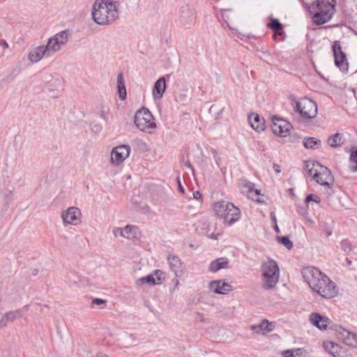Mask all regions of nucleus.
I'll list each match as a JSON object with an SVG mask.
<instances>
[{"instance_id": "f257e3e1", "label": "nucleus", "mask_w": 357, "mask_h": 357, "mask_svg": "<svg viewBox=\"0 0 357 357\" xmlns=\"http://www.w3.org/2000/svg\"><path fill=\"white\" fill-rule=\"evenodd\" d=\"M302 275L310 288L322 297L331 298L337 295V289L335 283L318 268L313 266L306 267L303 270Z\"/></svg>"}, {"instance_id": "f03ea898", "label": "nucleus", "mask_w": 357, "mask_h": 357, "mask_svg": "<svg viewBox=\"0 0 357 357\" xmlns=\"http://www.w3.org/2000/svg\"><path fill=\"white\" fill-rule=\"evenodd\" d=\"M118 3L112 0H96L93 6L92 17L98 24L106 25L119 17Z\"/></svg>"}, {"instance_id": "7ed1b4c3", "label": "nucleus", "mask_w": 357, "mask_h": 357, "mask_svg": "<svg viewBox=\"0 0 357 357\" xmlns=\"http://www.w3.org/2000/svg\"><path fill=\"white\" fill-rule=\"evenodd\" d=\"M335 0H316L310 6V11L314 13L313 21L316 24L328 22L335 13Z\"/></svg>"}, {"instance_id": "20e7f679", "label": "nucleus", "mask_w": 357, "mask_h": 357, "mask_svg": "<svg viewBox=\"0 0 357 357\" xmlns=\"http://www.w3.org/2000/svg\"><path fill=\"white\" fill-rule=\"evenodd\" d=\"M305 166L309 176L317 183L329 188L332 187L334 179L329 169L314 161H307Z\"/></svg>"}, {"instance_id": "39448f33", "label": "nucleus", "mask_w": 357, "mask_h": 357, "mask_svg": "<svg viewBox=\"0 0 357 357\" xmlns=\"http://www.w3.org/2000/svg\"><path fill=\"white\" fill-rule=\"evenodd\" d=\"M216 215L223 220L228 226H231L240 218L241 212L238 208L232 203L226 201L217 202L213 204Z\"/></svg>"}, {"instance_id": "423d86ee", "label": "nucleus", "mask_w": 357, "mask_h": 357, "mask_svg": "<svg viewBox=\"0 0 357 357\" xmlns=\"http://www.w3.org/2000/svg\"><path fill=\"white\" fill-rule=\"evenodd\" d=\"M263 287L266 289H273L280 278L279 266L273 259H268L261 266Z\"/></svg>"}, {"instance_id": "0eeeda50", "label": "nucleus", "mask_w": 357, "mask_h": 357, "mask_svg": "<svg viewBox=\"0 0 357 357\" xmlns=\"http://www.w3.org/2000/svg\"><path fill=\"white\" fill-rule=\"evenodd\" d=\"M294 102V109L300 116L306 119H313L317 114V105L316 102L308 98H303L297 100L293 98Z\"/></svg>"}, {"instance_id": "6e6552de", "label": "nucleus", "mask_w": 357, "mask_h": 357, "mask_svg": "<svg viewBox=\"0 0 357 357\" xmlns=\"http://www.w3.org/2000/svg\"><path fill=\"white\" fill-rule=\"evenodd\" d=\"M135 126L140 130L148 132L156 128L153 116L148 108L142 107L135 112Z\"/></svg>"}, {"instance_id": "1a4fd4ad", "label": "nucleus", "mask_w": 357, "mask_h": 357, "mask_svg": "<svg viewBox=\"0 0 357 357\" xmlns=\"http://www.w3.org/2000/svg\"><path fill=\"white\" fill-rule=\"evenodd\" d=\"M68 41V34L66 31H62L50 38L45 46L47 56H52L59 52Z\"/></svg>"}, {"instance_id": "9d476101", "label": "nucleus", "mask_w": 357, "mask_h": 357, "mask_svg": "<svg viewBox=\"0 0 357 357\" xmlns=\"http://www.w3.org/2000/svg\"><path fill=\"white\" fill-rule=\"evenodd\" d=\"M61 218L64 227H77L82 223V213L76 206H70L61 212Z\"/></svg>"}, {"instance_id": "9b49d317", "label": "nucleus", "mask_w": 357, "mask_h": 357, "mask_svg": "<svg viewBox=\"0 0 357 357\" xmlns=\"http://www.w3.org/2000/svg\"><path fill=\"white\" fill-rule=\"evenodd\" d=\"M130 153V148L127 145L113 148L110 153V163L113 166H119L129 156Z\"/></svg>"}, {"instance_id": "f8f14e48", "label": "nucleus", "mask_w": 357, "mask_h": 357, "mask_svg": "<svg viewBox=\"0 0 357 357\" xmlns=\"http://www.w3.org/2000/svg\"><path fill=\"white\" fill-rule=\"evenodd\" d=\"M333 52L335 58V64L341 70H347L349 64L345 53L342 50L340 43L335 40L333 44Z\"/></svg>"}, {"instance_id": "ddd939ff", "label": "nucleus", "mask_w": 357, "mask_h": 357, "mask_svg": "<svg viewBox=\"0 0 357 357\" xmlns=\"http://www.w3.org/2000/svg\"><path fill=\"white\" fill-rule=\"evenodd\" d=\"M271 130L279 136L284 137L291 130L292 126L287 121L275 117L271 124Z\"/></svg>"}, {"instance_id": "4468645a", "label": "nucleus", "mask_w": 357, "mask_h": 357, "mask_svg": "<svg viewBox=\"0 0 357 357\" xmlns=\"http://www.w3.org/2000/svg\"><path fill=\"white\" fill-rule=\"evenodd\" d=\"M112 233L113 236L117 239L131 240L134 238L133 227L130 225L123 227H114L112 229Z\"/></svg>"}, {"instance_id": "2eb2a0df", "label": "nucleus", "mask_w": 357, "mask_h": 357, "mask_svg": "<svg viewBox=\"0 0 357 357\" xmlns=\"http://www.w3.org/2000/svg\"><path fill=\"white\" fill-rule=\"evenodd\" d=\"M310 321L313 326L322 331L326 330L331 322L327 317L316 312L310 314Z\"/></svg>"}, {"instance_id": "dca6fc26", "label": "nucleus", "mask_w": 357, "mask_h": 357, "mask_svg": "<svg viewBox=\"0 0 357 357\" xmlns=\"http://www.w3.org/2000/svg\"><path fill=\"white\" fill-rule=\"evenodd\" d=\"M45 56L50 57V56H47V52L43 45L33 47L28 54V59L32 63L38 62Z\"/></svg>"}, {"instance_id": "f3484780", "label": "nucleus", "mask_w": 357, "mask_h": 357, "mask_svg": "<svg viewBox=\"0 0 357 357\" xmlns=\"http://www.w3.org/2000/svg\"><path fill=\"white\" fill-rule=\"evenodd\" d=\"M344 342L353 347H357V333H351L340 326L337 330Z\"/></svg>"}, {"instance_id": "a211bd4d", "label": "nucleus", "mask_w": 357, "mask_h": 357, "mask_svg": "<svg viewBox=\"0 0 357 357\" xmlns=\"http://www.w3.org/2000/svg\"><path fill=\"white\" fill-rule=\"evenodd\" d=\"M180 15L184 25L187 27H190L195 22V12L188 5H185L181 8Z\"/></svg>"}, {"instance_id": "6ab92c4d", "label": "nucleus", "mask_w": 357, "mask_h": 357, "mask_svg": "<svg viewBox=\"0 0 357 357\" xmlns=\"http://www.w3.org/2000/svg\"><path fill=\"white\" fill-rule=\"evenodd\" d=\"M22 314L20 310H13L6 312L0 318V329L6 328L11 322L21 318Z\"/></svg>"}, {"instance_id": "aec40b11", "label": "nucleus", "mask_w": 357, "mask_h": 357, "mask_svg": "<svg viewBox=\"0 0 357 357\" xmlns=\"http://www.w3.org/2000/svg\"><path fill=\"white\" fill-rule=\"evenodd\" d=\"M167 261L170 270L174 273L176 278L180 277L183 274V264L181 259L175 255H169Z\"/></svg>"}, {"instance_id": "412c9836", "label": "nucleus", "mask_w": 357, "mask_h": 357, "mask_svg": "<svg viewBox=\"0 0 357 357\" xmlns=\"http://www.w3.org/2000/svg\"><path fill=\"white\" fill-rule=\"evenodd\" d=\"M209 287L211 291L218 294H226L231 290V287L222 280H214L210 282Z\"/></svg>"}, {"instance_id": "4be33fe9", "label": "nucleus", "mask_w": 357, "mask_h": 357, "mask_svg": "<svg viewBox=\"0 0 357 357\" xmlns=\"http://www.w3.org/2000/svg\"><path fill=\"white\" fill-rule=\"evenodd\" d=\"M275 328V324L273 322H269L267 319H263L259 324L252 325L251 329L255 331L257 333H261L266 335V333L273 331Z\"/></svg>"}, {"instance_id": "5701e85b", "label": "nucleus", "mask_w": 357, "mask_h": 357, "mask_svg": "<svg viewBox=\"0 0 357 357\" xmlns=\"http://www.w3.org/2000/svg\"><path fill=\"white\" fill-rule=\"evenodd\" d=\"M251 127L257 132L263 131L265 128V121L258 114H252L248 117Z\"/></svg>"}, {"instance_id": "b1692460", "label": "nucleus", "mask_w": 357, "mask_h": 357, "mask_svg": "<svg viewBox=\"0 0 357 357\" xmlns=\"http://www.w3.org/2000/svg\"><path fill=\"white\" fill-rule=\"evenodd\" d=\"M323 345L325 351L333 357H338L341 355L342 349L338 344L331 341H326Z\"/></svg>"}, {"instance_id": "393cba45", "label": "nucleus", "mask_w": 357, "mask_h": 357, "mask_svg": "<svg viewBox=\"0 0 357 357\" xmlns=\"http://www.w3.org/2000/svg\"><path fill=\"white\" fill-rule=\"evenodd\" d=\"M166 90V81L165 77L159 78L154 84L153 95L155 98H161Z\"/></svg>"}, {"instance_id": "a878e982", "label": "nucleus", "mask_w": 357, "mask_h": 357, "mask_svg": "<svg viewBox=\"0 0 357 357\" xmlns=\"http://www.w3.org/2000/svg\"><path fill=\"white\" fill-rule=\"evenodd\" d=\"M117 91L120 100H124L126 98V89L125 85V80L122 73H119L116 79Z\"/></svg>"}, {"instance_id": "bb28decb", "label": "nucleus", "mask_w": 357, "mask_h": 357, "mask_svg": "<svg viewBox=\"0 0 357 357\" xmlns=\"http://www.w3.org/2000/svg\"><path fill=\"white\" fill-rule=\"evenodd\" d=\"M344 144V139L342 137V135L337 132L333 135H331L328 139V144L333 147L337 148L342 146Z\"/></svg>"}, {"instance_id": "cd10ccee", "label": "nucleus", "mask_w": 357, "mask_h": 357, "mask_svg": "<svg viewBox=\"0 0 357 357\" xmlns=\"http://www.w3.org/2000/svg\"><path fill=\"white\" fill-rule=\"evenodd\" d=\"M321 141L315 137H306L303 139V146L308 149H314L320 146Z\"/></svg>"}, {"instance_id": "c85d7f7f", "label": "nucleus", "mask_w": 357, "mask_h": 357, "mask_svg": "<svg viewBox=\"0 0 357 357\" xmlns=\"http://www.w3.org/2000/svg\"><path fill=\"white\" fill-rule=\"evenodd\" d=\"M306 354V351L303 348H298L296 349H287L282 352V357H296L305 356Z\"/></svg>"}, {"instance_id": "c756f323", "label": "nucleus", "mask_w": 357, "mask_h": 357, "mask_svg": "<svg viewBox=\"0 0 357 357\" xmlns=\"http://www.w3.org/2000/svg\"><path fill=\"white\" fill-rule=\"evenodd\" d=\"M50 86L55 87V89L52 90V95L56 96L59 92L63 89V81L61 79H55L52 80Z\"/></svg>"}, {"instance_id": "7c9ffc66", "label": "nucleus", "mask_w": 357, "mask_h": 357, "mask_svg": "<svg viewBox=\"0 0 357 357\" xmlns=\"http://www.w3.org/2000/svg\"><path fill=\"white\" fill-rule=\"evenodd\" d=\"M349 162L350 170L353 172H357V149L351 153Z\"/></svg>"}, {"instance_id": "2f4dec72", "label": "nucleus", "mask_w": 357, "mask_h": 357, "mask_svg": "<svg viewBox=\"0 0 357 357\" xmlns=\"http://www.w3.org/2000/svg\"><path fill=\"white\" fill-rule=\"evenodd\" d=\"M247 187L248 188V192L250 194L252 199L256 202H260L261 201L259 198L256 197L260 195V190L257 189L254 190V184L252 183H248Z\"/></svg>"}, {"instance_id": "473e14b6", "label": "nucleus", "mask_w": 357, "mask_h": 357, "mask_svg": "<svg viewBox=\"0 0 357 357\" xmlns=\"http://www.w3.org/2000/svg\"><path fill=\"white\" fill-rule=\"evenodd\" d=\"M75 355L77 356H84L88 355V347L84 344H77L76 348H75Z\"/></svg>"}, {"instance_id": "72a5a7b5", "label": "nucleus", "mask_w": 357, "mask_h": 357, "mask_svg": "<svg viewBox=\"0 0 357 357\" xmlns=\"http://www.w3.org/2000/svg\"><path fill=\"white\" fill-rule=\"evenodd\" d=\"M137 284H143L144 283H148L149 284L151 285L157 284L155 279L151 275L140 278L139 280H137Z\"/></svg>"}, {"instance_id": "f704fd0d", "label": "nucleus", "mask_w": 357, "mask_h": 357, "mask_svg": "<svg viewBox=\"0 0 357 357\" xmlns=\"http://www.w3.org/2000/svg\"><path fill=\"white\" fill-rule=\"evenodd\" d=\"M269 27L273 31H278L282 29V24L278 19H272L269 24Z\"/></svg>"}, {"instance_id": "c9c22d12", "label": "nucleus", "mask_w": 357, "mask_h": 357, "mask_svg": "<svg viewBox=\"0 0 357 357\" xmlns=\"http://www.w3.org/2000/svg\"><path fill=\"white\" fill-rule=\"evenodd\" d=\"M155 275L156 276V283L157 284H162L163 281L165 280V273L160 270H156L155 271Z\"/></svg>"}, {"instance_id": "e433bc0d", "label": "nucleus", "mask_w": 357, "mask_h": 357, "mask_svg": "<svg viewBox=\"0 0 357 357\" xmlns=\"http://www.w3.org/2000/svg\"><path fill=\"white\" fill-rule=\"evenodd\" d=\"M280 243L288 250H291L293 248V243L287 236L281 237Z\"/></svg>"}, {"instance_id": "4c0bfd02", "label": "nucleus", "mask_w": 357, "mask_h": 357, "mask_svg": "<svg viewBox=\"0 0 357 357\" xmlns=\"http://www.w3.org/2000/svg\"><path fill=\"white\" fill-rule=\"evenodd\" d=\"M91 130L94 133H99L102 131V126L100 123L94 121L91 123Z\"/></svg>"}, {"instance_id": "58836bf2", "label": "nucleus", "mask_w": 357, "mask_h": 357, "mask_svg": "<svg viewBox=\"0 0 357 357\" xmlns=\"http://www.w3.org/2000/svg\"><path fill=\"white\" fill-rule=\"evenodd\" d=\"M341 248L344 252H351L352 250V245L349 241L343 240L341 242Z\"/></svg>"}, {"instance_id": "ea45409f", "label": "nucleus", "mask_w": 357, "mask_h": 357, "mask_svg": "<svg viewBox=\"0 0 357 357\" xmlns=\"http://www.w3.org/2000/svg\"><path fill=\"white\" fill-rule=\"evenodd\" d=\"M314 202L317 204L320 203L321 202V198L316 195H314V194H310L308 195L306 198H305V202L306 203H308L310 202Z\"/></svg>"}, {"instance_id": "a19ab883", "label": "nucleus", "mask_w": 357, "mask_h": 357, "mask_svg": "<svg viewBox=\"0 0 357 357\" xmlns=\"http://www.w3.org/2000/svg\"><path fill=\"white\" fill-rule=\"evenodd\" d=\"M221 266L220 264L217 262L216 259L213 261L209 266V269L211 272H217L220 269H221Z\"/></svg>"}, {"instance_id": "79ce46f5", "label": "nucleus", "mask_w": 357, "mask_h": 357, "mask_svg": "<svg viewBox=\"0 0 357 357\" xmlns=\"http://www.w3.org/2000/svg\"><path fill=\"white\" fill-rule=\"evenodd\" d=\"M137 147L139 150H140L141 151H143V152L149 151V148L147 146V144H146L145 143H143L141 141L137 142Z\"/></svg>"}, {"instance_id": "37998d69", "label": "nucleus", "mask_w": 357, "mask_h": 357, "mask_svg": "<svg viewBox=\"0 0 357 357\" xmlns=\"http://www.w3.org/2000/svg\"><path fill=\"white\" fill-rule=\"evenodd\" d=\"M107 303V300L96 298H93L91 301V305H105Z\"/></svg>"}, {"instance_id": "c03bdc74", "label": "nucleus", "mask_w": 357, "mask_h": 357, "mask_svg": "<svg viewBox=\"0 0 357 357\" xmlns=\"http://www.w3.org/2000/svg\"><path fill=\"white\" fill-rule=\"evenodd\" d=\"M217 262L220 264L222 268H227L228 260L227 258L221 257L216 259Z\"/></svg>"}, {"instance_id": "a18cd8bd", "label": "nucleus", "mask_w": 357, "mask_h": 357, "mask_svg": "<svg viewBox=\"0 0 357 357\" xmlns=\"http://www.w3.org/2000/svg\"><path fill=\"white\" fill-rule=\"evenodd\" d=\"M197 319L201 322L206 321V319H205L204 314L200 312H197Z\"/></svg>"}, {"instance_id": "49530a36", "label": "nucleus", "mask_w": 357, "mask_h": 357, "mask_svg": "<svg viewBox=\"0 0 357 357\" xmlns=\"http://www.w3.org/2000/svg\"><path fill=\"white\" fill-rule=\"evenodd\" d=\"M176 181H177V183H178V190L179 191L181 192V193H184V188L182 186L181 183V181H180V178L179 177H177L176 178Z\"/></svg>"}, {"instance_id": "de8ad7c7", "label": "nucleus", "mask_w": 357, "mask_h": 357, "mask_svg": "<svg viewBox=\"0 0 357 357\" xmlns=\"http://www.w3.org/2000/svg\"><path fill=\"white\" fill-rule=\"evenodd\" d=\"M193 197L195 199H202V194L199 191H195L193 192Z\"/></svg>"}, {"instance_id": "09e8293b", "label": "nucleus", "mask_w": 357, "mask_h": 357, "mask_svg": "<svg viewBox=\"0 0 357 357\" xmlns=\"http://www.w3.org/2000/svg\"><path fill=\"white\" fill-rule=\"evenodd\" d=\"M273 169H275V171L278 173H280V166L278 165H276L275 164L273 165Z\"/></svg>"}, {"instance_id": "8fccbe9b", "label": "nucleus", "mask_w": 357, "mask_h": 357, "mask_svg": "<svg viewBox=\"0 0 357 357\" xmlns=\"http://www.w3.org/2000/svg\"><path fill=\"white\" fill-rule=\"evenodd\" d=\"M185 165L188 168H189V169H192V166L191 165V164H190V162L189 161L185 162Z\"/></svg>"}, {"instance_id": "3c124183", "label": "nucleus", "mask_w": 357, "mask_h": 357, "mask_svg": "<svg viewBox=\"0 0 357 357\" xmlns=\"http://www.w3.org/2000/svg\"><path fill=\"white\" fill-rule=\"evenodd\" d=\"M275 231H276L277 232H279V231H280V229H279V228H278V225H277L275 226Z\"/></svg>"}, {"instance_id": "603ef678", "label": "nucleus", "mask_w": 357, "mask_h": 357, "mask_svg": "<svg viewBox=\"0 0 357 357\" xmlns=\"http://www.w3.org/2000/svg\"><path fill=\"white\" fill-rule=\"evenodd\" d=\"M178 280L176 278L175 279V287L178 286Z\"/></svg>"}, {"instance_id": "864d4df0", "label": "nucleus", "mask_w": 357, "mask_h": 357, "mask_svg": "<svg viewBox=\"0 0 357 357\" xmlns=\"http://www.w3.org/2000/svg\"><path fill=\"white\" fill-rule=\"evenodd\" d=\"M128 179H130L131 178V176L130 175H128V177H127Z\"/></svg>"}, {"instance_id": "5fc2aeb1", "label": "nucleus", "mask_w": 357, "mask_h": 357, "mask_svg": "<svg viewBox=\"0 0 357 357\" xmlns=\"http://www.w3.org/2000/svg\"><path fill=\"white\" fill-rule=\"evenodd\" d=\"M273 220L274 222H276V218L275 216L273 217Z\"/></svg>"}, {"instance_id": "6e6d98bb", "label": "nucleus", "mask_w": 357, "mask_h": 357, "mask_svg": "<svg viewBox=\"0 0 357 357\" xmlns=\"http://www.w3.org/2000/svg\"><path fill=\"white\" fill-rule=\"evenodd\" d=\"M4 46H6V47L8 46L7 43H6V42H5V43H4Z\"/></svg>"}]
</instances>
